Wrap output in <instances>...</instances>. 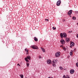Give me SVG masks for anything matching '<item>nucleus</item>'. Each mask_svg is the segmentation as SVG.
Wrapping results in <instances>:
<instances>
[{
	"label": "nucleus",
	"instance_id": "16",
	"mask_svg": "<svg viewBox=\"0 0 78 78\" xmlns=\"http://www.w3.org/2000/svg\"><path fill=\"white\" fill-rule=\"evenodd\" d=\"M27 67H29L30 66V64L29 63H28V62H27Z\"/></svg>",
	"mask_w": 78,
	"mask_h": 78
},
{
	"label": "nucleus",
	"instance_id": "26",
	"mask_svg": "<svg viewBox=\"0 0 78 78\" xmlns=\"http://www.w3.org/2000/svg\"><path fill=\"white\" fill-rule=\"evenodd\" d=\"M66 78H69V76H67V77H66Z\"/></svg>",
	"mask_w": 78,
	"mask_h": 78
},
{
	"label": "nucleus",
	"instance_id": "22",
	"mask_svg": "<svg viewBox=\"0 0 78 78\" xmlns=\"http://www.w3.org/2000/svg\"><path fill=\"white\" fill-rule=\"evenodd\" d=\"M76 66L78 67V62L76 63Z\"/></svg>",
	"mask_w": 78,
	"mask_h": 78
},
{
	"label": "nucleus",
	"instance_id": "9",
	"mask_svg": "<svg viewBox=\"0 0 78 78\" xmlns=\"http://www.w3.org/2000/svg\"><path fill=\"white\" fill-rule=\"evenodd\" d=\"M66 42H69L70 41V39H69V38H66Z\"/></svg>",
	"mask_w": 78,
	"mask_h": 78
},
{
	"label": "nucleus",
	"instance_id": "29",
	"mask_svg": "<svg viewBox=\"0 0 78 78\" xmlns=\"http://www.w3.org/2000/svg\"><path fill=\"white\" fill-rule=\"evenodd\" d=\"M63 45H61V46H60V47H62V48H63Z\"/></svg>",
	"mask_w": 78,
	"mask_h": 78
},
{
	"label": "nucleus",
	"instance_id": "2",
	"mask_svg": "<svg viewBox=\"0 0 78 78\" xmlns=\"http://www.w3.org/2000/svg\"><path fill=\"white\" fill-rule=\"evenodd\" d=\"M30 58H31L30 57V56L28 55L27 56V58H25V61H27V62H29V60H28V59L30 60Z\"/></svg>",
	"mask_w": 78,
	"mask_h": 78
},
{
	"label": "nucleus",
	"instance_id": "17",
	"mask_svg": "<svg viewBox=\"0 0 78 78\" xmlns=\"http://www.w3.org/2000/svg\"><path fill=\"white\" fill-rule=\"evenodd\" d=\"M73 20H75L76 19V18L74 16L73 17Z\"/></svg>",
	"mask_w": 78,
	"mask_h": 78
},
{
	"label": "nucleus",
	"instance_id": "30",
	"mask_svg": "<svg viewBox=\"0 0 78 78\" xmlns=\"http://www.w3.org/2000/svg\"><path fill=\"white\" fill-rule=\"evenodd\" d=\"M17 66H20V65L19 64H18Z\"/></svg>",
	"mask_w": 78,
	"mask_h": 78
},
{
	"label": "nucleus",
	"instance_id": "20",
	"mask_svg": "<svg viewBox=\"0 0 78 78\" xmlns=\"http://www.w3.org/2000/svg\"><path fill=\"white\" fill-rule=\"evenodd\" d=\"M63 48L65 51H66V48L63 47Z\"/></svg>",
	"mask_w": 78,
	"mask_h": 78
},
{
	"label": "nucleus",
	"instance_id": "24",
	"mask_svg": "<svg viewBox=\"0 0 78 78\" xmlns=\"http://www.w3.org/2000/svg\"><path fill=\"white\" fill-rule=\"evenodd\" d=\"M72 31H69L68 33H72Z\"/></svg>",
	"mask_w": 78,
	"mask_h": 78
},
{
	"label": "nucleus",
	"instance_id": "12",
	"mask_svg": "<svg viewBox=\"0 0 78 78\" xmlns=\"http://www.w3.org/2000/svg\"><path fill=\"white\" fill-rule=\"evenodd\" d=\"M52 63L54 64H56V61L55 60H53V61H52Z\"/></svg>",
	"mask_w": 78,
	"mask_h": 78
},
{
	"label": "nucleus",
	"instance_id": "31",
	"mask_svg": "<svg viewBox=\"0 0 78 78\" xmlns=\"http://www.w3.org/2000/svg\"><path fill=\"white\" fill-rule=\"evenodd\" d=\"M65 21H66V20H63V22H65Z\"/></svg>",
	"mask_w": 78,
	"mask_h": 78
},
{
	"label": "nucleus",
	"instance_id": "18",
	"mask_svg": "<svg viewBox=\"0 0 78 78\" xmlns=\"http://www.w3.org/2000/svg\"><path fill=\"white\" fill-rule=\"evenodd\" d=\"M25 50L27 51V53H28V50H27V48L25 49Z\"/></svg>",
	"mask_w": 78,
	"mask_h": 78
},
{
	"label": "nucleus",
	"instance_id": "4",
	"mask_svg": "<svg viewBox=\"0 0 78 78\" xmlns=\"http://www.w3.org/2000/svg\"><path fill=\"white\" fill-rule=\"evenodd\" d=\"M31 48H32L33 49H37V46L34 45H33L31 46Z\"/></svg>",
	"mask_w": 78,
	"mask_h": 78
},
{
	"label": "nucleus",
	"instance_id": "21",
	"mask_svg": "<svg viewBox=\"0 0 78 78\" xmlns=\"http://www.w3.org/2000/svg\"><path fill=\"white\" fill-rule=\"evenodd\" d=\"M52 29H53V30H56V27H52Z\"/></svg>",
	"mask_w": 78,
	"mask_h": 78
},
{
	"label": "nucleus",
	"instance_id": "7",
	"mask_svg": "<svg viewBox=\"0 0 78 78\" xmlns=\"http://www.w3.org/2000/svg\"><path fill=\"white\" fill-rule=\"evenodd\" d=\"M72 10H70L68 12V15H69V16L71 15V14H72Z\"/></svg>",
	"mask_w": 78,
	"mask_h": 78
},
{
	"label": "nucleus",
	"instance_id": "32",
	"mask_svg": "<svg viewBox=\"0 0 78 78\" xmlns=\"http://www.w3.org/2000/svg\"><path fill=\"white\" fill-rule=\"evenodd\" d=\"M73 51H72V50H71V52H71V53H72V52H73Z\"/></svg>",
	"mask_w": 78,
	"mask_h": 78
},
{
	"label": "nucleus",
	"instance_id": "36",
	"mask_svg": "<svg viewBox=\"0 0 78 78\" xmlns=\"http://www.w3.org/2000/svg\"><path fill=\"white\" fill-rule=\"evenodd\" d=\"M47 20V19H46L45 20Z\"/></svg>",
	"mask_w": 78,
	"mask_h": 78
},
{
	"label": "nucleus",
	"instance_id": "38",
	"mask_svg": "<svg viewBox=\"0 0 78 78\" xmlns=\"http://www.w3.org/2000/svg\"><path fill=\"white\" fill-rule=\"evenodd\" d=\"M70 47H72V46H70Z\"/></svg>",
	"mask_w": 78,
	"mask_h": 78
},
{
	"label": "nucleus",
	"instance_id": "25",
	"mask_svg": "<svg viewBox=\"0 0 78 78\" xmlns=\"http://www.w3.org/2000/svg\"><path fill=\"white\" fill-rule=\"evenodd\" d=\"M63 78H66V77H65V75H64L63 76Z\"/></svg>",
	"mask_w": 78,
	"mask_h": 78
},
{
	"label": "nucleus",
	"instance_id": "1",
	"mask_svg": "<svg viewBox=\"0 0 78 78\" xmlns=\"http://www.w3.org/2000/svg\"><path fill=\"white\" fill-rule=\"evenodd\" d=\"M60 36L62 39L63 38V37H65V38L67 37V34L65 33H61Z\"/></svg>",
	"mask_w": 78,
	"mask_h": 78
},
{
	"label": "nucleus",
	"instance_id": "5",
	"mask_svg": "<svg viewBox=\"0 0 78 78\" xmlns=\"http://www.w3.org/2000/svg\"><path fill=\"white\" fill-rule=\"evenodd\" d=\"M47 63L48 64H51L52 63V62L49 59L47 61Z\"/></svg>",
	"mask_w": 78,
	"mask_h": 78
},
{
	"label": "nucleus",
	"instance_id": "37",
	"mask_svg": "<svg viewBox=\"0 0 78 78\" xmlns=\"http://www.w3.org/2000/svg\"><path fill=\"white\" fill-rule=\"evenodd\" d=\"M77 25H78V23H77Z\"/></svg>",
	"mask_w": 78,
	"mask_h": 78
},
{
	"label": "nucleus",
	"instance_id": "34",
	"mask_svg": "<svg viewBox=\"0 0 78 78\" xmlns=\"http://www.w3.org/2000/svg\"><path fill=\"white\" fill-rule=\"evenodd\" d=\"M77 38H78V34H77Z\"/></svg>",
	"mask_w": 78,
	"mask_h": 78
},
{
	"label": "nucleus",
	"instance_id": "8",
	"mask_svg": "<svg viewBox=\"0 0 78 78\" xmlns=\"http://www.w3.org/2000/svg\"><path fill=\"white\" fill-rule=\"evenodd\" d=\"M60 42H61V44H64L65 43V41L64 40L62 39L60 40Z\"/></svg>",
	"mask_w": 78,
	"mask_h": 78
},
{
	"label": "nucleus",
	"instance_id": "39",
	"mask_svg": "<svg viewBox=\"0 0 78 78\" xmlns=\"http://www.w3.org/2000/svg\"><path fill=\"white\" fill-rule=\"evenodd\" d=\"M70 17H71V16H70Z\"/></svg>",
	"mask_w": 78,
	"mask_h": 78
},
{
	"label": "nucleus",
	"instance_id": "23",
	"mask_svg": "<svg viewBox=\"0 0 78 78\" xmlns=\"http://www.w3.org/2000/svg\"><path fill=\"white\" fill-rule=\"evenodd\" d=\"M60 69H61V70H62V67L61 66H60Z\"/></svg>",
	"mask_w": 78,
	"mask_h": 78
},
{
	"label": "nucleus",
	"instance_id": "28",
	"mask_svg": "<svg viewBox=\"0 0 78 78\" xmlns=\"http://www.w3.org/2000/svg\"><path fill=\"white\" fill-rule=\"evenodd\" d=\"M53 66L55 67V64H53Z\"/></svg>",
	"mask_w": 78,
	"mask_h": 78
},
{
	"label": "nucleus",
	"instance_id": "6",
	"mask_svg": "<svg viewBox=\"0 0 78 78\" xmlns=\"http://www.w3.org/2000/svg\"><path fill=\"white\" fill-rule=\"evenodd\" d=\"M61 0H59L57 1V6H59L60 4H61Z\"/></svg>",
	"mask_w": 78,
	"mask_h": 78
},
{
	"label": "nucleus",
	"instance_id": "35",
	"mask_svg": "<svg viewBox=\"0 0 78 78\" xmlns=\"http://www.w3.org/2000/svg\"><path fill=\"white\" fill-rule=\"evenodd\" d=\"M47 20L48 22V19H47Z\"/></svg>",
	"mask_w": 78,
	"mask_h": 78
},
{
	"label": "nucleus",
	"instance_id": "19",
	"mask_svg": "<svg viewBox=\"0 0 78 78\" xmlns=\"http://www.w3.org/2000/svg\"><path fill=\"white\" fill-rule=\"evenodd\" d=\"M70 55L71 56H72L73 54L72 53V52H70Z\"/></svg>",
	"mask_w": 78,
	"mask_h": 78
},
{
	"label": "nucleus",
	"instance_id": "15",
	"mask_svg": "<svg viewBox=\"0 0 78 78\" xmlns=\"http://www.w3.org/2000/svg\"><path fill=\"white\" fill-rule=\"evenodd\" d=\"M20 77L21 78H23V75H22V74H21L20 75Z\"/></svg>",
	"mask_w": 78,
	"mask_h": 78
},
{
	"label": "nucleus",
	"instance_id": "10",
	"mask_svg": "<svg viewBox=\"0 0 78 78\" xmlns=\"http://www.w3.org/2000/svg\"><path fill=\"white\" fill-rule=\"evenodd\" d=\"M74 70H70V73H71V74H72L73 73H74Z\"/></svg>",
	"mask_w": 78,
	"mask_h": 78
},
{
	"label": "nucleus",
	"instance_id": "14",
	"mask_svg": "<svg viewBox=\"0 0 78 78\" xmlns=\"http://www.w3.org/2000/svg\"><path fill=\"white\" fill-rule=\"evenodd\" d=\"M34 40L35 41H38V39H37V38L36 37H34Z\"/></svg>",
	"mask_w": 78,
	"mask_h": 78
},
{
	"label": "nucleus",
	"instance_id": "11",
	"mask_svg": "<svg viewBox=\"0 0 78 78\" xmlns=\"http://www.w3.org/2000/svg\"><path fill=\"white\" fill-rule=\"evenodd\" d=\"M75 44V43H73V42H71V43L70 44V45H71V46H74V45Z\"/></svg>",
	"mask_w": 78,
	"mask_h": 78
},
{
	"label": "nucleus",
	"instance_id": "3",
	"mask_svg": "<svg viewBox=\"0 0 78 78\" xmlns=\"http://www.w3.org/2000/svg\"><path fill=\"white\" fill-rule=\"evenodd\" d=\"M60 54H61V53L59 52H57L55 54V57H59V56H60Z\"/></svg>",
	"mask_w": 78,
	"mask_h": 78
},
{
	"label": "nucleus",
	"instance_id": "27",
	"mask_svg": "<svg viewBox=\"0 0 78 78\" xmlns=\"http://www.w3.org/2000/svg\"><path fill=\"white\" fill-rule=\"evenodd\" d=\"M39 58H40V59H41V56H39Z\"/></svg>",
	"mask_w": 78,
	"mask_h": 78
},
{
	"label": "nucleus",
	"instance_id": "13",
	"mask_svg": "<svg viewBox=\"0 0 78 78\" xmlns=\"http://www.w3.org/2000/svg\"><path fill=\"white\" fill-rule=\"evenodd\" d=\"M41 48L43 52H44V53H45V49L42 48Z\"/></svg>",
	"mask_w": 78,
	"mask_h": 78
},
{
	"label": "nucleus",
	"instance_id": "33",
	"mask_svg": "<svg viewBox=\"0 0 78 78\" xmlns=\"http://www.w3.org/2000/svg\"><path fill=\"white\" fill-rule=\"evenodd\" d=\"M28 53L27 52L26 53V55H28Z\"/></svg>",
	"mask_w": 78,
	"mask_h": 78
}]
</instances>
